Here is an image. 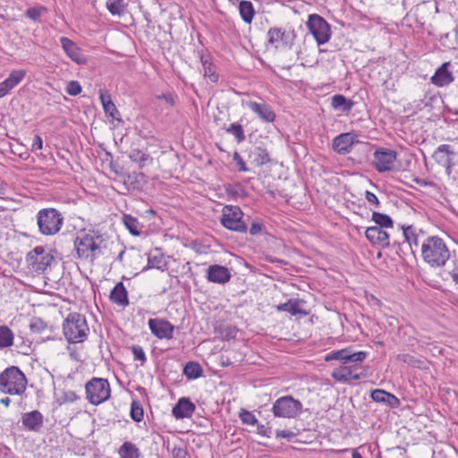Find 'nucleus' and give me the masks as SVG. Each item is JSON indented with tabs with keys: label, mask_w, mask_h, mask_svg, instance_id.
<instances>
[{
	"label": "nucleus",
	"mask_w": 458,
	"mask_h": 458,
	"mask_svg": "<svg viewBox=\"0 0 458 458\" xmlns=\"http://www.w3.org/2000/svg\"><path fill=\"white\" fill-rule=\"evenodd\" d=\"M421 257L430 267H444L451 259V251L438 236H428L421 244Z\"/></svg>",
	"instance_id": "f257e3e1"
},
{
	"label": "nucleus",
	"mask_w": 458,
	"mask_h": 458,
	"mask_svg": "<svg viewBox=\"0 0 458 458\" xmlns=\"http://www.w3.org/2000/svg\"><path fill=\"white\" fill-rule=\"evenodd\" d=\"M63 333L70 344L86 341L89 334V327L85 316L77 312L68 314L63 323Z\"/></svg>",
	"instance_id": "f03ea898"
},
{
	"label": "nucleus",
	"mask_w": 458,
	"mask_h": 458,
	"mask_svg": "<svg viewBox=\"0 0 458 458\" xmlns=\"http://www.w3.org/2000/svg\"><path fill=\"white\" fill-rule=\"evenodd\" d=\"M102 242V235L94 231L77 236L74 240V249L77 257L81 259L93 261L101 254Z\"/></svg>",
	"instance_id": "7ed1b4c3"
},
{
	"label": "nucleus",
	"mask_w": 458,
	"mask_h": 458,
	"mask_svg": "<svg viewBox=\"0 0 458 458\" xmlns=\"http://www.w3.org/2000/svg\"><path fill=\"white\" fill-rule=\"evenodd\" d=\"M26 386L27 378L18 367H9L0 374V390L2 393L20 395L25 392Z\"/></svg>",
	"instance_id": "20e7f679"
},
{
	"label": "nucleus",
	"mask_w": 458,
	"mask_h": 458,
	"mask_svg": "<svg viewBox=\"0 0 458 458\" xmlns=\"http://www.w3.org/2000/svg\"><path fill=\"white\" fill-rule=\"evenodd\" d=\"M37 224L41 234L55 235L60 232L63 226L64 216L59 210L54 208H42L37 214Z\"/></svg>",
	"instance_id": "39448f33"
},
{
	"label": "nucleus",
	"mask_w": 458,
	"mask_h": 458,
	"mask_svg": "<svg viewBox=\"0 0 458 458\" xmlns=\"http://www.w3.org/2000/svg\"><path fill=\"white\" fill-rule=\"evenodd\" d=\"M243 218L244 214L240 207L226 205L222 209L220 223L230 231L243 233L248 231V223Z\"/></svg>",
	"instance_id": "423d86ee"
},
{
	"label": "nucleus",
	"mask_w": 458,
	"mask_h": 458,
	"mask_svg": "<svg viewBox=\"0 0 458 458\" xmlns=\"http://www.w3.org/2000/svg\"><path fill=\"white\" fill-rule=\"evenodd\" d=\"M302 410L301 402L292 395L279 397L274 402L271 409L275 417L284 419H295L301 414Z\"/></svg>",
	"instance_id": "0eeeda50"
},
{
	"label": "nucleus",
	"mask_w": 458,
	"mask_h": 458,
	"mask_svg": "<svg viewBox=\"0 0 458 458\" xmlns=\"http://www.w3.org/2000/svg\"><path fill=\"white\" fill-rule=\"evenodd\" d=\"M86 398L93 405H98L109 399L110 384L107 379L92 377L85 385Z\"/></svg>",
	"instance_id": "6e6552de"
},
{
	"label": "nucleus",
	"mask_w": 458,
	"mask_h": 458,
	"mask_svg": "<svg viewBox=\"0 0 458 458\" xmlns=\"http://www.w3.org/2000/svg\"><path fill=\"white\" fill-rule=\"evenodd\" d=\"M306 25L309 31L315 38L318 45H323L330 39V25L321 16L318 14H310Z\"/></svg>",
	"instance_id": "1a4fd4ad"
},
{
	"label": "nucleus",
	"mask_w": 458,
	"mask_h": 458,
	"mask_svg": "<svg viewBox=\"0 0 458 458\" xmlns=\"http://www.w3.org/2000/svg\"><path fill=\"white\" fill-rule=\"evenodd\" d=\"M29 267L35 272H44L54 260V256L47 252L43 246H37L27 254Z\"/></svg>",
	"instance_id": "9d476101"
},
{
	"label": "nucleus",
	"mask_w": 458,
	"mask_h": 458,
	"mask_svg": "<svg viewBox=\"0 0 458 458\" xmlns=\"http://www.w3.org/2000/svg\"><path fill=\"white\" fill-rule=\"evenodd\" d=\"M366 352H353L352 348L333 351L325 357L326 361L340 360L342 364L360 363L367 358Z\"/></svg>",
	"instance_id": "9b49d317"
},
{
	"label": "nucleus",
	"mask_w": 458,
	"mask_h": 458,
	"mask_svg": "<svg viewBox=\"0 0 458 458\" xmlns=\"http://www.w3.org/2000/svg\"><path fill=\"white\" fill-rule=\"evenodd\" d=\"M433 157L437 163L445 168L447 174H450L452 168L458 164L457 153L448 144L440 145L435 151Z\"/></svg>",
	"instance_id": "f8f14e48"
},
{
	"label": "nucleus",
	"mask_w": 458,
	"mask_h": 458,
	"mask_svg": "<svg viewBox=\"0 0 458 458\" xmlns=\"http://www.w3.org/2000/svg\"><path fill=\"white\" fill-rule=\"evenodd\" d=\"M267 42L276 48L291 47L296 38L294 30H283L280 28H271L267 32Z\"/></svg>",
	"instance_id": "ddd939ff"
},
{
	"label": "nucleus",
	"mask_w": 458,
	"mask_h": 458,
	"mask_svg": "<svg viewBox=\"0 0 458 458\" xmlns=\"http://www.w3.org/2000/svg\"><path fill=\"white\" fill-rule=\"evenodd\" d=\"M397 153L393 149H379L374 153V167L379 173L391 171L396 160Z\"/></svg>",
	"instance_id": "4468645a"
},
{
	"label": "nucleus",
	"mask_w": 458,
	"mask_h": 458,
	"mask_svg": "<svg viewBox=\"0 0 458 458\" xmlns=\"http://www.w3.org/2000/svg\"><path fill=\"white\" fill-rule=\"evenodd\" d=\"M148 327L158 339H173L174 327L169 321L162 318H149Z\"/></svg>",
	"instance_id": "2eb2a0df"
},
{
	"label": "nucleus",
	"mask_w": 458,
	"mask_h": 458,
	"mask_svg": "<svg viewBox=\"0 0 458 458\" xmlns=\"http://www.w3.org/2000/svg\"><path fill=\"white\" fill-rule=\"evenodd\" d=\"M358 142L359 140L355 133H341L333 140L332 148L337 154L346 155L351 152L352 146Z\"/></svg>",
	"instance_id": "dca6fc26"
},
{
	"label": "nucleus",
	"mask_w": 458,
	"mask_h": 458,
	"mask_svg": "<svg viewBox=\"0 0 458 458\" xmlns=\"http://www.w3.org/2000/svg\"><path fill=\"white\" fill-rule=\"evenodd\" d=\"M60 44L66 55L77 64H87V57L83 55L75 42L66 37L60 38Z\"/></svg>",
	"instance_id": "f3484780"
},
{
	"label": "nucleus",
	"mask_w": 458,
	"mask_h": 458,
	"mask_svg": "<svg viewBox=\"0 0 458 458\" xmlns=\"http://www.w3.org/2000/svg\"><path fill=\"white\" fill-rule=\"evenodd\" d=\"M365 236L374 246L386 248L390 245L389 234L386 230L377 225L368 227L365 231Z\"/></svg>",
	"instance_id": "a211bd4d"
},
{
	"label": "nucleus",
	"mask_w": 458,
	"mask_h": 458,
	"mask_svg": "<svg viewBox=\"0 0 458 458\" xmlns=\"http://www.w3.org/2000/svg\"><path fill=\"white\" fill-rule=\"evenodd\" d=\"M450 65L449 62L442 64L430 78V82L437 87H445L451 84L454 78L449 71Z\"/></svg>",
	"instance_id": "6ab92c4d"
},
{
	"label": "nucleus",
	"mask_w": 458,
	"mask_h": 458,
	"mask_svg": "<svg viewBox=\"0 0 458 458\" xmlns=\"http://www.w3.org/2000/svg\"><path fill=\"white\" fill-rule=\"evenodd\" d=\"M232 277L230 270L221 265H211L207 270V279L216 284H225Z\"/></svg>",
	"instance_id": "aec40b11"
},
{
	"label": "nucleus",
	"mask_w": 458,
	"mask_h": 458,
	"mask_svg": "<svg viewBox=\"0 0 458 458\" xmlns=\"http://www.w3.org/2000/svg\"><path fill=\"white\" fill-rule=\"evenodd\" d=\"M25 76V70H13L4 81L0 82V98L5 97Z\"/></svg>",
	"instance_id": "412c9836"
},
{
	"label": "nucleus",
	"mask_w": 458,
	"mask_h": 458,
	"mask_svg": "<svg viewBox=\"0 0 458 458\" xmlns=\"http://www.w3.org/2000/svg\"><path fill=\"white\" fill-rule=\"evenodd\" d=\"M246 106L265 123H273L276 119V113L266 103L249 101Z\"/></svg>",
	"instance_id": "4be33fe9"
},
{
	"label": "nucleus",
	"mask_w": 458,
	"mask_h": 458,
	"mask_svg": "<svg viewBox=\"0 0 458 458\" xmlns=\"http://www.w3.org/2000/svg\"><path fill=\"white\" fill-rule=\"evenodd\" d=\"M21 422L26 429L38 432L43 427L44 418L41 412L35 410L23 413L21 417Z\"/></svg>",
	"instance_id": "5701e85b"
},
{
	"label": "nucleus",
	"mask_w": 458,
	"mask_h": 458,
	"mask_svg": "<svg viewBox=\"0 0 458 458\" xmlns=\"http://www.w3.org/2000/svg\"><path fill=\"white\" fill-rule=\"evenodd\" d=\"M196 409L195 404L187 397H182L173 407L172 414L176 419L190 418Z\"/></svg>",
	"instance_id": "b1692460"
},
{
	"label": "nucleus",
	"mask_w": 458,
	"mask_h": 458,
	"mask_svg": "<svg viewBox=\"0 0 458 458\" xmlns=\"http://www.w3.org/2000/svg\"><path fill=\"white\" fill-rule=\"evenodd\" d=\"M370 397L374 402L386 403L391 408H397L400 405V400L394 394L383 389L371 391Z\"/></svg>",
	"instance_id": "393cba45"
},
{
	"label": "nucleus",
	"mask_w": 458,
	"mask_h": 458,
	"mask_svg": "<svg viewBox=\"0 0 458 458\" xmlns=\"http://www.w3.org/2000/svg\"><path fill=\"white\" fill-rule=\"evenodd\" d=\"M110 301L122 307L129 305L128 292L122 282L117 283L109 295Z\"/></svg>",
	"instance_id": "a878e982"
},
{
	"label": "nucleus",
	"mask_w": 458,
	"mask_h": 458,
	"mask_svg": "<svg viewBox=\"0 0 458 458\" xmlns=\"http://www.w3.org/2000/svg\"><path fill=\"white\" fill-rule=\"evenodd\" d=\"M250 157L251 158V162L256 166H262L270 162V155L268 151L260 146L255 147L250 152Z\"/></svg>",
	"instance_id": "bb28decb"
},
{
	"label": "nucleus",
	"mask_w": 458,
	"mask_h": 458,
	"mask_svg": "<svg viewBox=\"0 0 458 458\" xmlns=\"http://www.w3.org/2000/svg\"><path fill=\"white\" fill-rule=\"evenodd\" d=\"M402 230L404 237V242L409 244V247L411 250V252L413 253V246L418 247L420 243V233L417 232V229L413 225H403Z\"/></svg>",
	"instance_id": "cd10ccee"
},
{
	"label": "nucleus",
	"mask_w": 458,
	"mask_h": 458,
	"mask_svg": "<svg viewBox=\"0 0 458 458\" xmlns=\"http://www.w3.org/2000/svg\"><path fill=\"white\" fill-rule=\"evenodd\" d=\"M302 301L298 299H290L284 303L279 304L276 309L278 311L289 312L291 315L295 316L298 314L307 315V312L303 311L300 308V304Z\"/></svg>",
	"instance_id": "c85d7f7f"
},
{
	"label": "nucleus",
	"mask_w": 458,
	"mask_h": 458,
	"mask_svg": "<svg viewBox=\"0 0 458 458\" xmlns=\"http://www.w3.org/2000/svg\"><path fill=\"white\" fill-rule=\"evenodd\" d=\"M354 367V363L342 364L339 368L335 369L331 377L338 382H349L350 375Z\"/></svg>",
	"instance_id": "c756f323"
},
{
	"label": "nucleus",
	"mask_w": 458,
	"mask_h": 458,
	"mask_svg": "<svg viewBox=\"0 0 458 458\" xmlns=\"http://www.w3.org/2000/svg\"><path fill=\"white\" fill-rule=\"evenodd\" d=\"M123 222L131 234L139 236L141 233L142 225L139 222L138 218L131 215L124 214L123 216Z\"/></svg>",
	"instance_id": "7c9ffc66"
},
{
	"label": "nucleus",
	"mask_w": 458,
	"mask_h": 458,
	"mask_svg": "<svg viewBox=\"0 0 458 458\" xmlns=\"http://www.w3.org/2000/svg\"><path fill=\"white\" fill-rule=\"evenodd\" d=\"M121 458H140L139 448L131 442H124L118 450Z\"/></svg>",
	"instance_id": "2f4dec72"
},
{
	"label": "nucleus",
	"mask_w": 458,
	"mask_h": 458,
	"mask_svg": "<svg viewBox=\"0 0 458 458\" xmlns=\"http://www.w3.org/2000/svg\"><path fill=\"white\" fill-rule=\"evenodd\" d=\"M183 374L188 379H197L203 374V369L199 363L195 361H189L183 368Z\"/></svg>",
	"instance_id": "473e14b6"
},
{
	"label": "nucleus",
	"mask_w": 458,
	"mask_h": 458,
	"mask_svg": "<svg viewBox=\"0 0 458 458\" xmlns=\"http://www.w3.org/2000/svg\"><path fill=\"white\" fill-rule=\"evenodd\" d=\"M331 105L335 109H340L343 112H350L353 107L354 103L352 100H348L343 95H335L332 98Z\"/></svg>",
	"instance_id": "72a5a7b5"
},
{
	"label": "nucleus",
	"mask_w": 458,
	"mask_h": 458,
	"mask_svg": "<svg viewBox=\"0 0 458 458\" xmlns=\"http://www.w3.org/2000/svg\"><path fill=\"white\" fill-rule=\"evenodd\" d=\"M371 220L377 225V227H381L384 230L394 227L393 219L388 215L383 213L374 211L372 213Z\"/></svg>",
	"instance_id": "f704fd0d"
},
{
	"label": "nucleus",
	"mask_w": 458,
	"mask_h": 458,
	"mask_svg": "<svg viewBox=\"0 0 458 458\" xmlns=\"http://www.w3.org/2000/svg\"><path fill=\"white\" fill-rule=\"evenodd\" d=\"M239 12L242 19L246 23H250L252 21L253 16L255 14V11L251 2L250 1H242L239 4Z\"/></svg>",
	"instance_id": "c9c22d12"
},
{
	"label": "nucleus",
	"mask_w": 458,
	"mask_h": 458,
	"mask_svg": "<svg viewBox=\"0 0 458 458\" xmlns=\"http://www.w3.org/2000/svg\"><path fill=\"white\" fill-rule=\"evenodd\" d=\"M106 5L112 15L121 16L125 12L127 3L125 0H107Z\"/></svg>",
	"instance_id": "e433bc0d"
},
{
	"label": "nucleus",
	"mask_w": 458,
	"mask_h": 458,
	"mask_svg": "<svg viewBox=\"0 0 458 458\" xmlns=\"http://www.w3.org/2000/svg\"><path fill=\"white\" fill-rule=\"evenodd\" d=\"M14 335L7 326L0 327V348H7L13 344Z\"/></svg>",
	"instance_id": "4c0bfd02"
},
{
	"label": "nucleus",
	"mask_w": 458,
	"mask_h": 458,
	"mask_svg": "<svg viewBox=\"0 0 458 458\" xmlns=\"http://www.w3.org/2000/svg\"><path fill=\"white\" fill-rule=\"evenodd\" d=\"M129 157L132 162L138 163L140 168H143L147 161H152L150 156L138 148H133L129 153Z\"/></svg>",
	"instance_id": "58836bf2"
},
{
	"label": "nucleus",
	"mask_w": 458,
	"mask_h": 458,
	"mask_svg": "<svg viewBox=\"0 0 458 458\" xmlns=\"http://www.w3.org/2000/svg\"><path fill=\"white\" fill-rule=\"evenodd\" d=\"M226 132L233 135L237 143H242L246 140L243 127L239 123H231L226 129Z\"/></svg>",
	"instance_id": "ea45409f"
},
{
	"label": "nucleus",
	"mask_w": 458,
	"mask_h": 458,
	"mask_svg": "<svg viewBox=\"0 0 458 458\" xmlns=\"http://www.w3.org/2000/svg\"><path fill=\"white\" fill-rule=\"evenodd\" d=\"M216 331H217L222 339L225 341L235 338L238 332L237 328L233 325L221 326L216 328Z\"/></svg>",
	"instance_id": "a19ab883"
},
{
	"label": "nucleus",
	"mask_w": 458,
	"mask_h": 458,
	"mask_svg": "<svg viewBox=\"0 0 458 458\" xmlns=\"http://www.w3.org/2000/svg\"><path fill=\"white\" fill-rule=\"evenodd\" d=\"M201 63L204 69V76L208 78L210 81L216 82L219 76L216 72L213 64L208 62L207 59H204L203 57H201Z\"/></svg>",
	"instance_id": "79ce46f5"
},
{
	"label": "nucleus",
	"mask_w": 458,
	"mask_h": 458,
	"mask_svg": "<svg viewBox=\"0 0 458 458\" xmlns=\"http://www.w3.org/2000/svg\"><path fill=\"white\" fill-rule=\"evenodd\" d=\"M131 417L136 422H140L144 417L142 405L139 401L133 400L131 403Z\"/></svg>",
	"instance_id": "37998d69"
},
{
	"label": "nucleus",
	"mask_w": 458,
	"mask_h": 458,
	"mask_svg": "<svg viewBox=\"0 0 458 458\" xmlns=\"http://www.w3.org/2000/svg\"><path fill=\"white\" fill-rule=\"evenodd\" d=\"M165 267V262L164 260L163 255H148L147 268H157L163 270Z\"/></svg>",
	"instance_id": "c03bdc74"
},
{
	"label": "nucleus",
	"mask_w": 458,
	"mask_h": 458,
	"mask_svg": "<svg viewBox=\"0 0 458 458\" xmlns=\"http://www.w3.org/2000/svg\"><path fill=\"white\" fill-rule=\"evenodd\" d=\"M239 417L243 424L255 425L258 424V420L255 415L247 410L242 409L239 412Z\"/></svg>",
	"instance_id": "a18cd8bd"
},
{
	"label": "nucleus",
	"mask_w": 458,
	"mask_h": 458,
	"mask_svg": "<svg viewBox=\"0 0 458 458\" xmlns=\"http://www.w3.org/2000/svg\"><path fill=\"white\" fill-rule=\"evenodd\" d=\"M30 328L31 332L39 334L47 328V323L40 318H32Z\"/></svg>",
	"instance_id": "49530a36"
},
{
	"label": "nucleus",
	"mask_w": 458,
	"mask_h": 458,
	"mask_svg": "<svg viewBox=\"0 0 458 458\" xmlns=\"http://www.w3.org/2000/svg\"><path fill=\"white\" fill-rule=\"evenodd\" d=\"M398 360L415 368H420L423 363L422 360L410 354H400Z\"/></svg>",
	"instance_id": "de8ad7c7"
},
{
	"label": "nucleus",
	"mask_w": 458,
	"mask_h": 458,
	"mask_svg": "<svg viewBox=\"0 0 458 458\" xmlns=\"http://www.w3.org/2000/svg\"><path fill=\"white\" fill-rule=\"evenodd\" d=\"M81 86L78 81H71L68 82L65 91L68 95L75 97L81 92Z\"/></svg>",
	"instance_id": "09e8293b"
},
{
	"label": "nucleus",
	"mask_w": 458,
	"mask_h": 458,
	"mask_svg": "<svg viewBox=\"0 0 458 458\" xmlns=\"http://www.w3.org/2000/svg\"><path fill=\"white\" fill-rule=\"evenodd\" d=\"M131 350L132 352V354H133V359L135 360H140L141 361V365H143L146 360H147V358H146V355H145V352H144V350L143 348L140 346V345H132L131 347Z\"/></svg>",
	"instance_id": "8fccbe9b"
},
{
	"label": "nucleus",
	"mask_w": 458,
	"mask_h": 458,
	"mask_svg": "<svg viewBox=\"0 0 458 458\" xmlns=\"http://www.w3.org/2000/svg\"><path fill=\"white\" fill-rule=\"evenodd\" d=\"M104 111L107 116L112 117L114 120H119V111L114 102L105 104Z\"/></svg>",
	"instance_id": "3c124183"
},
{
	"label": "nucleus",
	"mask_w": 458,
	"mask_h": 458,
	"mask_svg": "<svg viewBox=\"0 0 458 458\" xmlns=\"http://www.w3.org/2000/svg\"><path fill=\"white\" fill-rule=\"evenodd\" d=\"M46 9L44 7H40V8H35V7H32V8H29L27 11H26V17L30 18V20L32 21H38L39 19V17L41 16L42 13L45 11Z\"/></svg>",
	"instance_id": "603ef678"
},
{
	"label": "nucleus",
	"mask_w": 458,
	"mask_h": 458,
	"mask_svg": "<svg viewBox=\"0 0 458 458\" xmlns=\"http://www.w3.org/2000/svg\"><path fill=\"white\" fill-rule=\"evenodd\" d=\"M265 229L264 224L260 220H254L251 222L250 233L251 235H257L260 233Z\"/></svg>",
	"instance_id": "864d4df0"
},
{
	"label": "nucleus",
	"mask_w": 458,
	"mask_h": 458,
	"mask_svg": "<svg viewBox=\"0 0 458 458\" xmlns=\"http://www.w3.org/2000/svg\"><path fill=\"white\" fill-rule=\"evenodd\" d=\"M233 160L236 162L238 165V170L240 172H247L249 171L248 167L246 166L245 162L243 161L242 157L238 152H234L233 154Z\"/></svg>",
	"instance_id": "5fc2aeb1"
},
{
	"label": "nucleus",
	"mask_w": 458,
	"mask_h": 458,
	"mask_svg": "<svg viewBox=\"0 0 458 458\" xmlns=\"http://www.w3.org/2000/svg\"><path fill=\"white\" fill-rule=\"evenodd\" d=\"M157 98L164 99L170 106H173L175 104V98L172 93H163L157 96Z\"/></svg>",
	"instance_id": "6e6d98bb"
},
{
	"label": "nucleus",
	"mask_w": 458,
	"mask_h": 458,
	"mask_svg": "<svg viewBox=\"0 0 458 458\" xmlns=\"http://www.w3.org/2000/svg\"><path fill=\"white\" fill-rule=\"evenodd\" d=\"M173 458H186L187 451L185 448L174 446L172 450Z\"/></svg>",
	"instance_id": "4d7b16f0"
},
{
	"label": "nucleus",
	"mask_w": 458,
	"mask_h": 458,
	"mask_svg": "<svg viewBox=\"0 0 458 458\" xmlns=\"http://www.w3.org/2000/svg\"><path fill=\"white\" fill-rule=\"evenodd\" d=\"M365 199L369 203L375 205L376 208H379L380 202H379L377 197L374 193H372L369 191H366Z\"/></svg>",
	"instance_id": "13d9d810"
},
{
	"label": "nucleus",
	"mask_w": 458,
	"mask_h": 458,
	"mask_svg": "<svg viewBox=\"0 0 458 458\" xmlns=\"http://www.w3.org/2000/svg\"><path fill=\"white\" fill-rule=\"evenodd\" d=\"M296 436V434L293 431L289 430H276V437L277 438H287L292 439Z\"/></svg>",
	"instance_id": "bf43d9fd"
},
{
	"label": "nucleus",
	"mask_w": 458,
	"mask_h": 458,
	"mask_svg": "<svg viewBox=\"0 0 458 458\" xmlns=\"http://www.w3.org/2000/svg\"><path fill=\"white\" fill-rule=\"evenodd\" d=\"M257 433L260 436L270 437L272 431L271 428H267L264 425L258 424Z\"/></svg>",
	"instance_id": "052dcab7"
},
{
	"label": "nucleus",
	"mask_w": 458,
	"mask_h": 458,
	"mask_svg": "<svg viewBox=\"0 0 458 458\" xmlns=\"http://www.w3.org/2000/svg\"><path fill=\"white\" fill-rule=\"evenodd\" d=\"M42 146H43V141H42L41 137L39 135H35V137L33 139L32 146H31V150L32 151L39 150L42 148Z\"/></svg>",
	"instance_id": "680f3d73"
},
{
	"label": "nucleus",
	"mask_w": 458,
	"mask_h": 458,
	"mask_svg": "<svg viewBox=\"0 0 458 458\" xmlns=\"http://www.w3.org/2000/svg\"><path fill=\"white\" fill-rule=\"evenodd\" d=\"M356 369H357V363H354V367L351 372V375H350V381L351 380H359V379H361V378H364L366 377V374L365 373H362V372H360V373H357L356 372Z\"/></svg>",
	"instance_id": "e2e57ef3"
},
{
	"label": "nucleus",
	"mask_w": 458,
	"mask_h": 458,
	"mask_svg": "<svg viewBox=\"0 0 458 458\" xmlns=\"http://www.w3.org/2000/svg\"><path fill=\"white\" fill-rule=\"evenodd\" d=\"M453 262H454L453 260ZM448 275L451 276V278L453 279V281L455 283V284H458V266L454 263V267L453 269L451 270H448L447 271Z\"/></svg>",
	"instance_id": "0e129e2a"
},
{
	"label": "nucleus",
	"mask_w": 458,
	"mask_h": 458,
	"mask_svg": "<svg viewBox=\"0 0 458 458\" xmlns=\"http://www.w3.org/2000/svg\"><path fill=\"white\" fill-rule=\"evenodd\" d=\"M99 98H100L103 108L105 107V104L113 102L111 99V96L107 93H101Z\"/></svg>",
	"instance_id": "69168bd1"
},
{
	"label": "nucleus",
	"mask_w": 458,
	"mask_h": 458,
	"mask_svg": "<svg viewBox=\"0 0 458 458\" xmlns=\"http://www.w3.org/2000/svg\"><path fill=\"white\" fill-rule=\"evenodd\" d=\"M413 182H415L417 184L420 185V186H426L428 185V182L423 180V179H420V178H414L413 179Z\"/></svg>",
	"instance_id": "338daca9"
},
{
	"label": "nucleus",
	"mask_w": 458,
	"mask_h": 458,
	"mask_svg": "<svg viewBox=\"0 0 458 458\" xmlns=\"http://www.w3.org/2000/svg\"><path fill=\"white\" fill-rule=\"evenodd\" d=\"M352 458H363V457L361 456V454H360L356 449H354V450L352 451Z\"/></svg>",
	"instance_id": "774afa93"
}]
</instances>
